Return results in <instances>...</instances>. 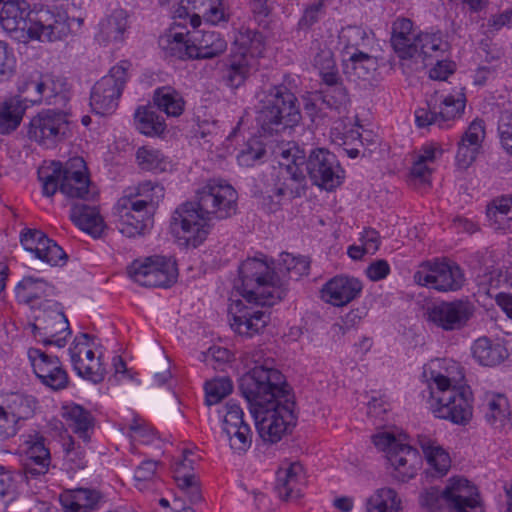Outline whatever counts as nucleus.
Wrapping results in <instances>:
<instances>
[{
	"mask_svg": "<svg viewBox=\"0 0 512 512\" xmlns=\"http://www.w3.org/2000/svg\"><path fill=\"white\" fill-rule=\"evenodd\" d=\"M261 352L252 355L255 366L239 379V389L249 404L260 437L277 443L295 426L294 395L285 376Z\"/></svg>",
	"mask_w": 512,
	"mask_h": 512,
	"instance_id": "obj_1",
	"label": "nucleus"
},
{
	"mask_svg": "<svg viewBox=\"0 0 512 512\" xmlns=\"http://www.w3.org/2000/svg\"><path fill=\"white\" fill-rule=\"evenodd\" d=\"M237 201L238 193L232 185L210 179L196 191L194 201H187L174 211L171 231L186 246L197 248L207 238L211 221L226 220L237 214Z\"/></svg>",
	"mask_w": 512,
	"mask_h": 512,
	"instance_id": "obj_2",
	"label": "nucleus"
},
{
	"mask_svg": "<svg viewBox=\"0 0 512 512\" xmlns=\"http://www.w3.org/2000/svg\"><path fill=\"white\" fill-rule=\"evenodd\" d=\"M423 377L428 383L422 392L436 418L456 425H466L472 418V392L468 386L459 385L455 378L424 367Z\"/></svg>",
	"mask_w": 512,
	"mask_h": 512,
	"instance_id": "obj_3",
	"label": "nucleus"
},
{
	"mask_svg": "<svg viewBox=\"0 0 512 512\" xmlns=\"http://www.w3.org/2000/svg\"><path fill=\"white\" fill-rule=\"evenodd\" d=\"M163 197V186L152 181L141 182L135 195L121 197L115 206L119 232L129 238L144 235L152 226L155 208Z\"/></svg>",
	"mask_w": 512,
	"mask_h": 512,
	"instance_id": "obj_4",
	"label": "nucleus"
},
{
	"mask_svg": "<svg viewBox=\"0 0 512 512\" xmlns=\"http://www.w3.org/2000/svg\"><path fill=\"white\" fill-rule=\"evenodd\" d=\"M300 120L297 97L285 85L272 86L259 95L256 121L264 134H278Z\"/></svg>",
	"mask_w": 512,
	"mask_h": 512,
	"instance_id": "obj_5",
	"label": "nucleus"
},
{
	"mask_svg": "<svg viewBox=\"0 0 512 512\" xmlns=\"http://www.w3.org/2000/svg\"><path fill=\"white\" fill-rule=\"evenodd\" d=\"M237 286L247 303L274 305L285 296V289L278 287L276 273L266 259L253 257L244 260L239 268Z\"/></svg>",
	"mask_w": 512,
	"mask_h": 512,
	"instance_id": "obj_6",
	"label": "nucleus"
},
{
	"mask_svg": "<svg viewBox=\"0 0 512 512\" xmlns=\"http://www.w3.org/2000/svg\"><path fill=\"white\" fill-rule=\"evenodd\" d=\"M288 163L281 167L273 186L263 195L262 205L268 212H276L284 200L301 197L307 189L306 176L301 168L305 162V152L293 147L282 152Z\"/></svg>",
	"mask_w": 512,
	"mask_h": 512,
	"instance_id": "obj_7",
	"label": "nucleus"
},
{
	"mask_svg": "<svg viewBox=\"0 0 512 512\" xmlns=\"http://www.w3.org/2000/svg\"><path fill=\"white\" fill-rule=\"evenodd\" d=\"M39 179L42 181L43 195L47 197L53 196L58 190L70 199L88 201L94 197L86 163L80 157L70 159L65 165L54 163L52 173L45 177L40 174Z\"/></svg>",
	"mask_w": 512,
	"mask_h": 512,
	"instance_id": "obj_8",
	"label": "nucleus"
},
{
	"mask_svg": "<svg viewBox=\"0 0 512 512\" xmlns=\"http://www.w3.org/2000/svg\"><path fill=\"white\" fill-rule=\"evenodd\" d=\"M420 504L428 512H437L445 505L457 512H484L478 490L465 478H452L444 490L425 489Z\"/></svg>",
	"mask_w": 512,
	"mask_h": 512,
	"instance_id": "obj_9",
	"label": "nucleus"
},
{
	"mask_svg": "<svg viewBox=\"0 0 512 512\" xmlns=\"http://www.w3.org/2000/svg\"><path fill=\"white\" fill-rule=\"evenodd\" d=\"M414 282L438 292H455L465 282L461 267L447 258L424 261L413 275Z\"/></svg>",
	"mask_w": 512,
	"mask_h": 512,
	"instance_id": "obj_10",
	"label": "nucleus"
},
{
	"mask_svg": "<svg viewBox=\"0 0 512 512\" xmlns=\"http://www.w3.org/2000/svg\"><path fill=\"white\" fill-rule=\"evenodd\" d=\"M130 66L128 61H121L94 84L90 95V106L94 113L104 116L116 110L128 79L127 71Z\"/></svg>",
	"mask_w": 512,
	"mask_h": 512,
	"instance_id": "obj_11",
	"label": "nucleus"
},
{
	"mask_svg": "<svg viewBox=\"0 0 512 512\" xmlns=\"http://www.w3.org/2000/svg\"><path fill=\"white\" fill-rule=\"evenodd\" d=\"M127 270L131 279L144 287L168 288L176 282L178 276L176 262L160 255L136 259Z\"/></svg>",
	"mask_w": 512,
	"mask_h": 512,
	"instance_id": "obj_12",
	"label": "nucleus"
},
{
	"mask_svg": "<svg viewBox=\"0 0 512 512\" xmlns=\"http://www.w3.org/2000/svg\"><path fill=\"white\" fill-rule=\"evenodd\" d=\"M303 166L312 184L326 191L335 190L345 178L337 156L325 148L312 149Z\"/></svg>",
	"mask_w": 512,
	"mask_h": 512,
	"instance_id": "obj_13",
	"label": "nucleus"
},
{
	"mask_svg": "<svg viewBox=\"0 0 512 512\" xmlns=\"http://www.w3.org/2000/svg\"><path fill=\"white\" fill-rule=\"evenodd\" d=\"M30 327L34 337L44 346L62 348L71 334L69 322L59 302H50L47 308L35 315Z\"/></svg>",
	"mask_w": 512,
	"mask_h": 512,
	"instance_id": "obj_14",
	"label": "nucleus"
},
{
	"mask_svg": "<svg viewBox=\"0 0 512 512\" xmlns=\"http://www.w3.org/2000/svg\"><path fill=\"white\" fill-rule=\"evenodd\" d=\"M474 312L475 306L472 302L455 299L427 305L424 316L430 325L445 332H452L466 327Z\"/></svg>",
	"mask_w": 512,
	"mask_h": 512,
	"instance_id": "obj_15",
	"label": "nucleus"
},
{
	"mask_svg": "<svg viewBox=\"0 0 512 512\" xmlns=\"http://www.w3.org/2000/svg\"><path fill=\"white\" fill-rule=\"evenodd\" d=\"M69 132L67 115L61 110L47 109L30 120L27 135L40 146L54 148L68 137Z\"/></svg>",
	"mask_w": 512,
	"mask_h": 512,
	"instance_id": "obj_16",
	"label": "nucleus"
},
{
	"mask_svg": "<svg viewBox=\"0 0 512 512\" xmlns=\"http://www.w3.org/2000/svg\"><path fill=\"white\" fill-rule=\"evenodd\" d=\"M26 0H7L1 3L0 25L13 39L26 43L33 39L34 17Z\"/></svg>",
	"mask_w": 512,
	"mask_h": 512,
	"instance_id": "obj_17",
	"label": "nucleus"
},
{
	"mask_svg": "<svg viewBox=\"0 0 512 512\" xmlns=\"http://www.w3.org/2000/svg\"><path fill=\"white\" fill-rule=\"evenodd\" d=\"M244 305L242 301L235 302L230 309L231 328L239 335L252 337L261 332L270 321L271 305H262L256 303H248Z\"/></svg>",
	"mask_w": 512,
	"mask_h": 512,
	"instance_id": "obj_18",
	"label": "nucleus"
},
{
	"mask_svg": "<svg viewBox=\"0 0 512 512\" xmlns=\"http://www.w3.org/2000/svg\"><path fill=\"white\" fill-rule=\"evenodd\" d=\"M20 242L26 251L33 253L37 259L51 267L62 266L68 260L62 247L40 230H23Z\"/></svg>",
	"mask_w": 512,
	"mask_h": 512,
	"instance_id": "obj_19",
	"label": "nucleus"
},
{
	"mask_svg": "<svg viewBox=\"0 0 512 512\" xmlns=\"http://www.w3.org/2000/svg\"><path fill=\"white\" fill-rule=\"evenodd\" d=\"M36 377L52 390H61L68 385V374L57 356H51L37 348L27 352Z\"/></svg>",
	"mask_w": 512,
	"mask_h": 512,
	"instance_id": "obj_20",
	"label": "nucleus"
},
{
	"mask_svg": "<svg viewBox=\"0 0 512 512\" xmlns=\"http://www.w3.org/2000/svg\"><path fill=\"white\" fill-rule=\"evenodd\" d=\"M20 303L28 304L32 309L44 310L50 302H57L55 287L43 278L25 276L15 289Z\"/></svg>",
	"mask_w": 512,
	"mask_h": 512,
	"instance_id": "obj_21",
	"label": "nucleus"
},
{
	"mask_svg": "<svg viewBox=\"0 0 512 512\" xmlns=\"http://www.w3.org/2000/svg\"><path fill=\"white\" fill-rule=\"evenodd\" d=\"M33 17L35 25L33 39L57 41L70 33L69 17L64 11L41 8L36 10Z\"/></svg>",
	"mask_w": 512,
	"mask_h": 512,
	"instance_id": "obj_22",
	"label": "nucleus"
},
{
	"mask_svg": "<svg viewBox=\"0 0 512 512\" xmlns=\"http://www.w3.org/2000/svg\"><path fill=\"white\" fill-rule=\"evenodd\" d=\"M387 460L393 468L391 476L401 483L413 479L422 464L419 452L406 443H401L397 449L389 452Z\"/></svg>",
	"mask_w": 512,
	"mask_h": 512,
	"instance_id": "obj_23",
	"label": "nucleus"
},
{
	"mask_svg": "<svg viewBox=\"0 0 512 512\" xmlns=\"http://www.w3.org/2000/svg\"><path fill=\"white\" fill-rule=\"evenodd\" d=\"M362 291V283L354 277L335 276L324 284L321 298L334 306H344Z\"/></svg>",
	"mask_w": 512,
	"mask_h": 512,
	"instance_id": "obj_24",
	"label": "nucleus"
},
{
	"mask_svg": "<svg viewBox=\"0 0 512 512\" xmlns=\"http://www.w3.org/2000/svg\"><path fill=\"white\" fill-rule=\"evenodd\" d=\"M178 28L184 29L181 23L174 25L159 39V46L166 57H172L179 60L194 59L191 40V31H177Z\"/></svg>",
	"mask_w": 512,
	"mask_h": 512,
	"instance_id": "obj_25",
	"label": "nucleus"
},
{
	"mask_svg": "<svg viewBox=\"0 0 512 512\" xmlns=\"http://www.w3.org/2000/svg\"><path fill=\"white\" fill-rule=\"evenodd\" d=\"M324 87L316 92L320 103L326 109L334 110L341 114L347 110L349 95L339 76L326 74V79L322 80Z\"/></svg>",
	"mask_w": 512,
	"mask_h": 512,
	"instance_id": "obj_26",
	"label": "nucleus"
},
{
	"mask_svg": "<svg viewBox=\"0 0 512 512\" xmlns=\"http://www.w3.org/2000/svg\"><path fill=\"white\" fill-rule=\"evenodd\" d=\"M192 48H194V59H212L227 49V41L217 31H206L193 29L191 31Z\"/></svg>",
	"mask_w": 512,
	"mask_h": 512,
	"instance_id": "obj_27",
	"label": "nucleus"
},
{
	"mask_svg": "<svg viewBox=\"0 0 512 512\" xmlns=\"http://www.w3.org/2000/svg\"><path fill=\"white\" fill-rule=\"evenodd\" d=\"M413 48L416 49L415 57L420 58L424 65H428V60L441 57L448 49L449 43L444 39L441 31L420 32L414 36Z\"/></svg>",
	"mask_w": 512,
	"mask_h": 512,
	"instance_id": "obj_28",
	"label": "nucleus"
},
{
	"mask_svg": "<svg viewBox=\"0 0 512 512\" xmlns=\"http://www.w3.org/2000/svg\"><path fill=\"white\" fill-rule=\"evenodd\" d=\"M486 215L491 228L512 235V194L498 196L489 202Z\"/></svg>",
	"mask_w": 512,
	"mask_h": 512,
	"instance_id": "obj_29",
	"label": "nucleus"
},
{
	"mask_svg": "<svg viewBox=\"0 0 512 512\" xmlns=\"http://www.w3.org/2000/svg\"><path fill=\"white\" fill-rule=\"evenodd\" d=\"M252 56L248 54H232L222 68V81L231 88L242 86L253 69Z\"/></svg>",
	"mask_w": 512,
	"mask_h": 512,
	"instance_id": "obj_30",
	"label": "nucleus"
},
{
	"mask_svg": "<svg viewBox=\"0 0 512 512\" xmlns=\"http://www.w3.org/2000/svg\"><path fill=\"white\" fill-rule=\"evenodd\" d=\"M305 480L303 465L293 462L284 471L278 472L275 489L285 501L297 500L302 494L298 485Z\"/></svg>",
	"mask_w": 512,
	"mask_h": 512,
	"instance_id": "obj_31",
	"label": "nucleus"
},
{
	"mask_svg": "<svg viewBox=\"0 0 512 512\" xmlns=\"http://www.w3.org/2000/svg\"><path fill=\"white\" fill-rule=\"evenodd\" d=\"M83 351L84 347L81 344H74L69 348L70 360L74 371L79 377L93 384L101 383L107 373L106 368L101 362L102 356L99 355L96 362L85 363L82 357Z\"/></svg>",
	"mask_w": 512,
	"mask_h": 512,
	"instance_id": "obj_32",
	"label": "nucleus"
},
{
	"mask_svg": "<svg viewBox=\"0 0 512 512\" xmlns=\"http://www.w3.org/2000/svg\"><path fill=\"white\" fill-rule=\"evenodd\" d=\"M71 221L82 231L94 238L100 237L104 229V221L96 206L74 203L70 210Z\"/></svg>",
	"mask_w": 512,
	"mask_h": 512,
	"instance_id": "obj_33",
	"label": "nucleus"
},
{
	"mask_svg": "<svg viewBox=\"0 0 512 512\" xmlns=\"http://www.w3.org/2000/svg\"><path fill=\"white\" fill-rule=\"evenodd\" d=\"M413 23L410 19L402 18L393 23L391 45L393 50L401 59H412L415 57L416 49L413 48L414 34H412Z\"/></svg>",
	"mask_w": 512,
	"mask_h": 512,
	"instance_id": "obj_34",
	"label": "nucleus"
},
{
	"mask_svg": "<svg viewBox=\"0 0 512 512\" xmlns=\"http://www.w3.org/2000/svg\"><path fill=\"white\" fill-rule=\"evenodd\" d=\"M343 72L348 77L369 79L378 67L377 58L366 51L352 52L342 58Z\"/></svg>",
	"mask_w": 512,
	"mask_h": 512,
	"instance_id": "obj_35",
	"label": "nucleus"
},
{
	"mask_svg": "<svg viewBox=\"0 0 512 512\" xmlns=\"http://www.w3.org/2000/svg\"><path fill=\"white\" fill-rule=\"evenodd\" d=\"M473 358L482 366H495L503 362L508 351L504 345L493 342L487 337H480L471 347Z\"/></svg>",
	"mask_w": 512,
	"mask_h": 512,
	"instance_id": "obj_36",
	"label": "nucleus"
},
{
	"mask_svg": "<svg viewBox=\"0 0 512 512\" xmlns=\"http://www.w3.org/2000/svg\"><path fill=\"white\" fill-rule=\"evenodd\" d=\"M101 499V494L95 489L77 488L61 496L60 501L66 512H89L97 508Z\"/></svg>",
	"mask_w": 512,
	"mask_h": 512,
	"instance_id": "obj_37",
	"label": "nucleus"
},
{
	"mask_svg": "<svg viewBox=\"0 0 512 512\" xmlns=\"http://www.w3.org/2000/svg\"><path fill=\"white\" fill-rule=\"evenodd\" d=\"M99 27V39L103 43L122 42L128 28V15L122 9L114 10Z\"/></svg>",
	"mask_w": 512,
	"mask_h": 512,
	"instance_id": "obj_38",
	"label": "nucleus"
},
{
	"mask_svg": "<svg viewBox=\"0 0 512 512\" xmlns=\"http://www.w3.org/2000/svg\"><path fill=\"white\" fill-rule=\"evenodd\" d=\"M27 105L16 96L0 104V134L6 135L15 131L23 118Z\"/></svg>",
	"mask_w": 512,
	"mask_h": 512,
	"instance_id": "obj_39",
	"label": "nucleus"
},
{
	"mask_svg": "<svg viewBox=\"0 0 512 512\" xmlns=\"http://www.w3.org/2000/svg\"><path fill=\"white\" fill-rule=\"evenodd\" d=\"M136 128L146 136H160L166 130L165 119L154 106H141L134 114Z\"/></svg>",
	"mask_w": 512,
	"mask_h": 512,
	"instance_id": "obj_40",
	"label": "nucleus"
},
{
	"mask_svg": "<svg viewBox=\"0 0 512 512\" xmlns=\"http://www.w3.org/2000/svg\"><path fill=\"white\" fill-rule=\"evenodd\" d=\"M191 463L192 462L187 459L176 463L174 479L179 489L188 497L190 503L197 504L202 501V494L198 479L194 474L188 472V469L191 468Z\"/></svg>",
	"mask_w": 512,
	"mask_h": 512,
	"instance_id": "obj_41",
	"label": "nucleus"
},
{
	"mask_svg": "<svg viewBox=\"0 0 512 512\" xmlns=\"http://www.w3.org/2000/svg\"><path fill=\"white\" fill-rule=\"evenodd\" d=\"M157 109L169 117H178L184 111L185 101L180 92L171 86L157 88L153 94Z\"/></svg>",
	"mask_w": 512,
	"mask_h": 512,
	"instance_id": "obj_42",
	"label": "nucleus"
},
{
	"mask_svg": "<svg viewBox=\"0 0 512 512\" xmlns=\"http://www.w3.org/2000/svg\"><path fill=\"white\" fill-rule=\"evenodd\" d=\"M419 444L428 464L433 470V472H430L431 475L441 477L446 474L450 467V459L448 454L440 446L435 445V443L427 437L420 438Z\"/></svg>",
	"mask_w": 512,
	"mask_h": 512,
	"instance_id": "obj_43",
	"label": "nucleus"
},
{
	"mask_svg": "<svg viewBox=\"0 0 512 512\" xmlns=\"http://www.w3.org/2000/svg\"><path fill=\"white\" fill-rule=\"evenodd\" d=\"M43 84V101L47 105L56 106L57 110L65 107L69 100L67 83L65 80L61 77L44 74Z\"/></svg>",
	"mask_w": 512,
	"mask_h": 512,
	"instance_id": "obj_44",
	"label": "nucleus"
},
{
	"mask_svg": "<svg viewBox=\"0 0 512 512\" xmlns=\"http://www.w3.org/2000/svg\"><path fill=\"white\" fill-rule=\"evenodd\" d=\"M339 45L342 46V57L352 52L364 51L369 45L370 37L365 29L359 26H346L338 35Z\"/></svg>",
	"mask_w": 512,
	"mask_h": 512,
	"instance_id": "obj_45",
	"label": "nucleus"
},
{
	"mask_svg": "<svg viewBox=\"0 0 512 512\" xmlns=\"http://www.w3.org/2000/svg\"><path fill=\"white\" fill-rule=\"evenodd\" d=\"M136 160L142 170L162 173L172 168L171 160L160 150L149 146L138 148Z\"/></svg>",
	"mask_w": 512,
	"mask_h": 512,
	"instance_id": "obj_46",
	"label": "nucleus"
},
{
	"mask_svg": "<svg viewBox=\"0 0 512 512\" xmlns=\"http://www.w3.org/2000/svg\"><path fill=\"white\" fill-rule=\"evenodd\" d=\"M367 512H399L401 499L392 488L377 489L367 500Z\"/></svg>",
	"mask_w": 512,
	"mask_h": 512,
	"instance_id": "obj_47",
	"label": "nucleus"
},
{
	"mask_svg": "<svg viewBox=\"0 0 512 512\" xmlns=\"http://www.w3.org/2000/svg\"><path fill=\"white\" fill-rule=\"evenodd\" d=\"M65 417L69 427L85 442L89 441V430L93 428L91 413L80 405L66 408Z\"/></svg>",
	"mask_w": 512,
	"mask_h": 512,
	"instance_id": "obj_48",
	"label": "nucleus"
},
{
	"mask_svg": "<svg viewBox=\"0 0 512 512\" xmlns=\"http://www.w3.org/2000/svg\"><path fill=\"white\" fill-rule=\"evenodd\" d=\"M309 262L304 257H295L290 253L283 252L277 266V274H281L283 278L298 280L301 276L308 274Z\"/></svg>",
	"mask_w": 512,
	"mask_h": 512,
	"instance_id": "obj_49",
	"label": "nucleus"
},
{
	"mask_svg": "<svg viewBox=\"0 0 512 512\" xmlns=\"http://www.w3.org/2000/svg\"><path fill=\"white\" fill-rule=\"evenodd\" d=\"M43 78L44 74L38 71L23 75L20 78L18 91L25 95L24 99H22L25 104L27 101L32 104L41 103L43 101Z\"/></svg>",
	"mask_w": 512,
	"mask_h": 512,
	"instance_id": "obj_50",
	"label": "nucleus"
},
{
	"mask_svg": "<svg viewBox=\"0 0 512 512\" xmlns=\"http://www.w3.org/2000/svg\"><path fill=\"white\" fill-rule=\"evenodd\" d=\"M234 453L242 455L247 452L252 444V431L248 424L227 429L223 432Z\"/></svg>",
	"mask_w": 512,
	"mask_h": 512,
	"instance_id": "obj_51",
	"label": "nucleus"
},
{
	"mask_svg": "<svg viewBox=\"0 0 512 512\" xmlns=\"http://www.w3.org/2000/svg\"><path fill=\"white\" fill-rule=\"evenodd\" d=\"M235 44L239 45L240 51L237 54H248L252 56L261 53L263 48V37L258 31L249 28L241 29L239 35L235 39Z\"/></svg>",
	"mask_w": 512,
	"mask_h": 512,
	"instance_id": "obj_52",
	"label": "nucleus"
},
{
	"mask_svg": "<svg viewBox=\"0 0 512 512\" xmlns=\"http://www.w3.org/2000/svg\"><path fill=\"white\" fill-rule=\"evenodd\" d=\"M465 104L466 99L463 94L458 98L452 95L445 97L441 102L440 110L437 111L440 128H443L447 121L460 117L464 112Z\"/></svg>",
	"mask_w": 512,
	"mask_h": 512,
	"instance_id": "obj_53",
	"label": "nucleus"
},
{
	"mask_svg": "<svg viewBox=\"0 0 512 512\" xmlns=\"http://www.w3.org/2000/svg\"><path fill=\"white\" fill-rule=\"evenodd\" d=\"M232 381L227 377L216 378L205 384V402L208 406L219 403L232 392Z\"/></svg>",
	"mask_w": 512,
	"mask_h": 512,
	"instance_id": "obj_54",
	"label": "nucleus"
},
{
	"mask_svg": "<svg viewBox=\"0 0 512 512\" xmlns=\"http://www.w3.org/2000/svg\"><path fill=\"white\" fill-rule=\"evenodd\" d=\"M35 401L30 396L12 394L9 399L8 409L11 414V421L16 424L21 419H27L33 414Z\"/></svg>",
	"mask_w": 512,
	"mask_h": 512,
	"instance_id": "obj_55",
	"label": "nucleus"
},
{
	"mask_svg": "<svg viewBox=\"0 0 512 512\" xmlns=\"http://www.w3.org/2000/svg\"><path fill=\"white\" fill-rule=\"evenodd\" d=\"M313 65L319 70L322 80L326 79V74L339 76L336 61L334 59V53L327 46H319L318 51L313 58Z\"/></svg>",
	"mask_w": 512,
	"mask_h": 512,
	"instance_id": "obj_56",
	"label": "nucleus"
},
{
	"mask_svg": "<svg viewBox=\"0 0 512 512\" xmlns=\"http://www.w3.org/2000/svg\"><path fill=\"white\" fill-rule=\"evenodd\" d=\"M50 462L51 457L26 455L22 464V470L25 478L27 480L30 478L35 479L39 476L45 475L48 472Z\"/></svg>",
	"mask_w": 512,
	"mask_h": 512,
	"instance_id": "obj_57",
	"label": "nucleus"
},
{
	"mask_svg": "<svg viewBox=\"0 0 512 512\" xmlns=\"http://www.w3.org/2000/svg\"><path fill=\"white\" fill-rule=\"evenodd\" d=\"M507 402L503 397L492 399L488 402V410L485 418L488 423L495 427H503L507 421Z\"/></svg>",
	"mask_w": 512,
	"mask_h": 512,
	"instance_id": "obj_58",
	"label": "nucleus"
},
{
	"mask_svg": "<svg viewBox=\"0 0 512 512\" xmlns=\"http://www.w3.org/2000/svg\"><path fill=\"white\" fill-rule=\"evenodd\" d=\"M266 153L265 148L258 141L249 142L237 155L240 166L251 167Z\"/></svg>",
	"mask_w": 512,
	"mask_h": 512,
	"instance_id": "obj_59",
	"label": "nucleus"
},
{
	"mask_svg": "<svg viewBox=\"0 0 512 512\" xmlns=\"http://www.w3.org/2000/svg\"><path fill=\"white\" fill-rule=\"evenodd\" d=\"M485 138V124L483 120L475 119L470 123L467 130L462 135L460 141L468 146L481 148L482 141Z\"/></svg>",
	"mask_w": 512,
	"mask_h": 512,
	"instance_id": "obj_60",
	"label": "nucleus"
},
{
	"mask_svg": "<svg viewBox=\"0 0 512 512\" xmlns=\"http://www.w3.org/2000/svg\"><path fill=\"white\" fill-rule=\"evenodd\" d=\"M226 413L223 418L222 423V431H227V429L235 428L238 426H242L247 424L244 419V413L241 407L233 402L229 401L226 403Z\"/></svg>",
	"mask_w": 512,
	"mask_h": 512,
	"instance_id": "obj_61",
	"label": "nucleus"
},
{
	"mask_svg": "<svg viewBox=\"0 0 512 512\" xmlns=\"http://www.w3.org/2000/svg\"><path fill=\"white\" fill-rule=\"evenodd\" d=\"M185 3L192 4L193 10H200L199 2L196 0H180L178 8L174 12V18L186 20L189 18L190 25L193 29H196L201 24V18L196 12H191L189 6H185Z\"/></svg>",
	"mask_w": 512,
	"mask_h": 512,
	"instance_id": "obj_62",
	"label": "nucleus"
},
{
	"mask_svg": "<svg viewBox=\"0 0 512 512\" xmlns=\"http://www.w3.org/2000/svg\"><path fill=\"white\" fill-rule=\"evenodd\" d=\"M372 441L378 449L386 452V457L403 443L400 437L397 438L390 432L378 433L372 437Z\"/></svg>",
	"mask_w": 512,
	"mask_h": 512,
	"instance_id": "obj_63",
	"label": "nucleus"
},
{
	"mask_svg": "<svg viewBox=\"0 0 512 512\" xmlns=\"http://www.w3.org/2000/svg\"><path fill=\"white\" fill-rule=\"evenodd\" d=\"M498 132L504 149L512 146V113L503 112L498 122Z\"/></svg>",
	"mask_w": 512,
	"mask_h": 512,
	"instance_id": "obj_64",
	"label": "nucleus"
}]
</instances>
